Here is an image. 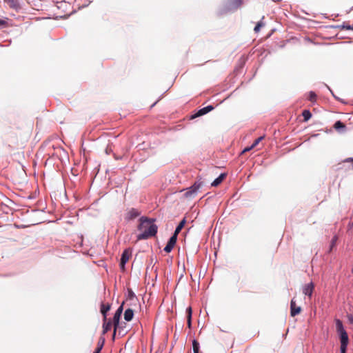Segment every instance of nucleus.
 <instances>
[{"mask_svg": "<svg viewBox=\"0 0 353 353\" xmlns=\"http://www.w3.org/2000/svg\"><path fill=\"white\" fill-rule=\"evenodd\" d=\"M154 220L142 216L139 219L138 230L141 233L137 236V240L148 239L154 236L157 233L158 227L154 223Z\"/></svg>", "mask_w": 353, "mask_h": 353, "instance_id": "obj_1", "label": "nucleus"}, {"mask_svg": "<svg viewBox=\"0 0 353 353\" xmlns=\"http://www.w3.org/2000/svg\"><path fill=\"white\" fill-rule=\"evenodd\" d=\"M132 250L130 248L125 249L121 257V262H120V268L122 271L125 270V263L129 261V259L132 256Z\"/></svg>", "mask_w": 353, "mask_h": 353, "instance_id": "obj_2", "label": "nucleus"}, {"mask_svg": "<svg viewBox=\"0 0 353 353\" xmlns=\"http://www.w3.org/2000/svg\"><path fill=\"white\" fill-rule=\"evenodd\" d=\"M176 240H177V236H176L175 235L173 234L170 238L167 245L164 248V251L167 253L170 252L172 250V249L174 248V245H176Z\"/></svg>", "mask_w": 353, "mask_h": 353, "instance_id": "obj_3", "label": "nucleus"}, {"mask_svg": "<svg viewBox=\"0 0 353 353\" xmlns=\"http://www.w3.org/2000/svg\"><path fill=\"white\" fill-rule=\"evenodd\" d=\"M301 312V307L297 306L296 304V301L294 299L291 300L290 302V315L292 316H295L299 314Z\"/></svg>", "mask_w": 353, "mask_h": 353, "instance_id": "obj_4", "label": "nucleus"}, {"mask_svg": "<svg viewBox=\"0 0 353 353\" xmlns=\"http://www.w3.org/2000/svg\"><path fill=\"white\" fill-rule=\"evenodd\" d=\"M140 214L141 213L138 210L135 208H131L126 213L125 219L127 220H132L139 216Z\"/></svg>", "mask_w": 353, "mask_h": 353, "instance_id": "obj_5", "label": "nucleus"}, {"mask_svg": "<svg viewBox=\"0 0 353 353\" xmlns=\"http://www.w3.org/2000/svg\"><path fill=\"white\" fill-rule=\"evenodd\" d=\"M314 289V285L313 283H310L304 285L303 288V292L305 295L308 296L309 297L312 296Z\"/></svg>", "mask_w": 353, "mask_h": 353, "instance_id": "obj_6", "label": "nucleus"}, {"mask_svg": "<svg viewBox=\"0 0 353 353\" xmlns=\"http://www.w3.org/2000/svg\"><path fill=\"white\" fill-rule=\"evenodd\" d=\"M212 110H214V107L212 105H208L205 108L200 109L194 116H192V118L203 116L208 113L209 112L212 111Z\"/></svg>", "mask_w": 353, "mask_h": 353, "instance_id": "obj_7", "label": "nucleus"}, {"mask_svg": "<svg viewBox=\"0 0 353 353\" xmlns=\"http://www.w3.org/2000/svg\"><path fill=\"white\" fill-rule=\"evenodd\" d=\"M110 305L109 304L102 303L101 305V312L103 316V321H106L107 319V312L110 310Z\"/></svg>", "mask_w": 353, "mask_h": 353, "instance_id": "obj_8", "label": "nucleus"}, {"mask_svg": "<svg viewBox=\"0 0 353 353\" xmlns=\"http://www.w3.org/2000/svg\"><path fill=\"white\" fill-rule=\"evenodd\" d=\"M121 316V315L119 314V313L118 314L115 313L114 315V317H113V324H114L113 337H114V336L116 334V331H117V329L119 323V320H120Z\"/></svg>", "mask_w": 353, "mask_h": 353, "instance_id": "obj_9", "label": "nucleus"}, {"mask_svg": "<svg viewBox=\"0 0 353 353\" xmlns=\"http://www.w3.org/2000/svg\"><path fill=\"white\" fill-rule=\"evenodd\" d=\"M226 177V174L225 173H223V174H221L219 175V177H217L212 183V186H214V187H216L218 186L219 184H221L222 183V181L225 179Z\"/></svg>", "mask_w": 353, "mask_h": 353, "instance_id": "obj_10", "label": "nucleus"}, {"mask_svg": "<svg viewBox=\"0 0 353 353\" xmlns=\"http://www.w3.org/2000/svg\"><path fill=\"white\" fill-rule=\"evenodd\" d=\"M200 185H197L194 183L192 187L189 188V190L185 192V195L187 196H191L192 194L196 192V191L199 189Z\"/></svg>", "mask_w": 353, "mask_h": 353, "instance_id": "obj_11", "label": "nucleus"}, {"mask_svg": "<svg viewBox=\"0 0 353 353\" xmlns=\"http://www.w3.org/2000/svg\"><path fill=\"white\" fill-rule=\"evenodd\" d=\"M133 316L134 311L130 308L127 309L124 312V319L126 321H130L132 319Z\"/></svg>", "mask_w": 353, "mask_h": 353, "instance_id": "obj_12", "label": "nucleus"}, {"mask_svg": "<svg viewBox=\"0 0 353 353\" xmlns=\"http://www.w3.org/2000/svg\"><path fill=\"white\" fill-rule=\"evenodd\" d=\"M112 321L110 320H109L108 321L106 320V321H103V334H105L107 333L112 327Z\"/></svg>", "mask_w": 353, "mask_h": 353, "instance_id": "obj_13", "label": "nucleus"}, {"mask_svg": "<svg viewBox=\"0 0 353 353\" xmlns=\"http://www.w3.org/2000/svg\"><path fill=\"white\" fill-rule=\"evenodd\" d=\"M192 313V307H188L186 309V314H187V324H188V326L189 328L191 327Z\"/></svg>", "mask_w": 353, "mask_h": 353, "instance_id": "obj_14", "label": "nucleus"}, {"mask_svg": "<svg viewBox=\"0 0 353 353\" xmlns=\"http://www.w3.org/2000/svg\"><path fill=\"white\" fill-rule=\"evenodd\" d=\"M341 335V345H347L348 343V336L346 332H342Z\"/></svg>", "mask_w": 353, "mask_h": 353, "instance_id": "obj_15", "label": "nucleus"}, {"mask_svg": "<svg viewBox=\"0 0 353 353\" xmlns=\"http://www.w3.org/2000/svg\"><path fill=\"white\" fill-rule=\"evenodd\" d=\"M185 219H183L180 223L179 224L177 225L176 228L175 229V231L174 232V235H175L176 236H178L179 233L181 232V230H182V228L184 227L185 225Z\"/></svg>", "mask_w": 353, "mask_h": 353, "instance_id": "obj_16", "label": "nucleus"}, {"mask_svg": "<svg viewBox=\"0 0 353 353\" xmlns=\"http://www.w3.org/2000/svg\"><path fill=\"white\" fill-rule=\"evenodd\" d=\"M334 128L336 130H345V125L341 122V121H337L334 125Z\"/></svg>", "mask_w": 353, "mask_h": 353, "instance_id": "obj_17", "label": "nucleus"}, {"mask_svg": "<svg viewBox=\"0 0 353 353\" xmlns=\"http://www.w3.org/2000/svg\"><path fill=\"white\" fill-rule=\"evenodd\" d=\"M5 3H8V6L12 8H17L18 7V3L17 0H3Z\"/></svg>", "mask_w": 353, "mask_h": 353, "instance_id": "obj_18", "label": "nucleus"}, {"mask_svg": "<svg viewBox=\"0 0 353 353\" xmlns=\"http://www.w3.org/2000/svg\"><path fill=\"white\" fill-rule=\"evenodd\" d=\"M302 115L305 121H307L312 117V114L308 110H304L302 112Z\"/></svg>", "mask_w": 353, "mask_h": 353, "instance_id": "obj_19", "label": "nucleus"}, {"mask_svg": "<svg viewBox=\"0 0 353 353\" xmlns=\"http://www.w3.org/2000/svg\"><path fill=\"white\" fill-rule=\"evenodd\" d=\"M336 326L337 331L341 334L342 332H345V330L343 328V323L340 320H336Z\"/></svg>", "mask_w": 353, "mask_h": 353, "instance_id": "obj_20", "label": "nucleus"}, {"mask_svg": "<svg viewBox=\"0 0 353 353\" xmlns=\"http://www.w3.org/2000/svg\"><path fill=\"white\" fill-rule=\"evenodd\" d=\"M8 18L0 19V28L9 27Z\"/></svg>", "mask_w": 353, "mask_h": 353, "instance_id": "obj_21", "label": "nucleus"}, {"mask_svg": "<svg viewBox=\"0 0 353 353\" xmlns=\"http://www.w3.org/2000/svg\"><path fill=\"white\" fill-rule=\"evenodd\" d=\"M192 347L194 353H199V343L196 340L192 341Z\"/></svg>", "mask_w": 353, "mask_h": 353, "instance_id": "obj_22", "label": "nucleus"}, {"mask_svg": "<svg viewBox=\"0 0 353 353\" xmlns=\"http://www.w3.org/2000/svg\"><path fill=\"white\" fill-rule=\"evenodd\" d=\"M308 99L312 102L315 101L316 99V94L312 91L310 92Z\"/></svg>", "mask_w": 353, "mask_h": 353, "instance_id": "obj_23", "label": "nucleus"}, {"mask_svg": "<svg viewBox=\"0 0 353 353\" xmlns=\"http://www.w3.org/2000/svg\"><path fill=\"white\" fill-rule=\"evenodd\" d=\"M264 139V137H259L258 139H256L254 143H252V145H251V148H254L256 147L263 139Z\"/></svg>", "mask_w": 353, "mask_h": 353, "instance_id": "obj_24", "label": "nucleus"}, {"mask_svg": "<svg viewBox=\"0 0 353 353\" xmlns=\"http://www.w3.org/2000/svg\"><path fill=\"white\" fill-rule=\"evenodd\" d=\"M264 26V23L262 21H259L257 23L256 26L254 28V31L256 32H259L261 27Z\"/></svg>", "mask_w": 353, "mask_h": 353, "instance_id": "obj_25", "label": "nucleus"}, {"mask_svg": "<svg viewBox=\"0 0 353 353\" xmlns=\"http://www.w3.org/2000/svg\"><path fill=\"white\" fill-rule=\"evenodd\" d=\"M103 343H104V339H102L101 345L97 346V348L95 349L94 353H100V352L103 347Z\"/></svg>", "mask_w": 353, "mask_h": 353, "instance_id": "obj_26", "label": "nucleus"}, {"mask_svg": "<svg viewBox=\"0 0 353 353\" xmlns=\"http://www.w3.org/2000/svg\"><path fill=\"white\" fill-rule=\"evenodd\" d=\"M122 312H123V305H121L119 307V308L117 309V310L116 311L115 313H117V314L119 313V314L121 315Z\"/></svg>", "mask_w": 353, "mask_h": 353, "instance_id": "obj_27", "label": "nucleus"}, {"mask_svg": "<svg viewBox=\"0 0 353 353\" xmlns=\"http://www.w3.org/2000/svg\"><path fill=\"white\" fill-rule=\"evenodd\" d=\"M347 345H341V353H345Z\"/></svg>", "mask_w": 353, "mask_h": 353, "instance_id": "obj_28", "label": "nucleus"}, {"mask_svg": "<svg viewBox=\"0 0 353 353\" xmlns=\"http://www.w3.org/2000/svg\"><path fill=\"white\" fill-rule=\"evenodd\" d=\"M232 2H233V3H234L237 6H240L242 3L243 0H232Z\"/></svg>", "mask_w": 353, "mask_h": 353, "instance_id": "obj_29", "label": "nucleus"}, {"mask_svg": "<svg viewBox=\"0 0 353 353\" xmlns=\"http://www.w3.org/2000/svg\"><path fill=\"white\" fill-rule=\"evenodd\" d=\"M347 319L350 323L353 324V314H348Z\"/></svg>", "mask_w": 353, "mask_h": 353, "instance_id": "obj_30", "label": "nucleus"}, {"mask_svg": "<svg viewBox=\"0 0 353 353\" xmlns=\"http://www.w3.org/2000/svg\"><path fill=\"white\" fill-rule=\"evenodd\" d=\"M342 28L345 30H353V28L350 26L343 24L342 26Z\"/></svg>", "mask_w": 353, "mask_h": 353, "instance_id": "obj_31", "label": "nucleus"}, {"mask_svg": "<svg viewBox=\"0 0 353 353\" xmlns=\"http://www.w3.org/2000/svg\"><path fill=\"white\" fill-rule=\"evenodd\" d=\"M252 148H251V146H250V147L245 148L243 150V152H243V153H244V152H248V151H250V150H252Z\"/></svg>", "mask_w": 353, "mask_h": 353, "instance_id": "obj_32", "label": "nucleus"}, {"mask_svg": "<svg viewBox=\"0 0 353 353\" xmlns=\"http://www.w3.org/2000/svg\"><path fill=\"white\" fill-rule=\"evenodd\" d=\"M345 161H346V162H353V159H352V158H348V159H347Z\"/></svg>", "mask_w": 353, "mask_h": 353, "instance_id": "obj_33", "label": "nucleus"}, {"mask_svg": "<svg viewBox=\"0 0 353 353\" xmlns=\"http://www.w3.org/2000/svg\"><path fill=\"white\" fill-rule=\"evenodd\" d=\"M336 236H334V238L332 240V245H334V241H336Z\"/></svg>", "mask_w": 353, "mask_h": 353, "instance_id": "obj_34", "label": "nucleus"}, {"mask_svg": "<svg viewBox=\"0 0 353 353\" xmlns=\"http://www.w3.org/2000/svg\"><path fill=\"white\" fill-rule=\"evenodd\" d=\"M99 345H101V343H100V341L98 343L97 346H99Z\"/></svg>", "mask_w": 353, "mask_h": 353, "instance_id": "obj_35", "label": "nucleus"}]
</instances>
